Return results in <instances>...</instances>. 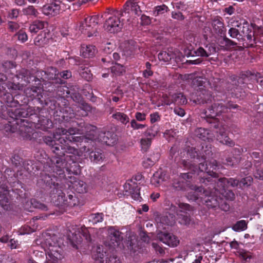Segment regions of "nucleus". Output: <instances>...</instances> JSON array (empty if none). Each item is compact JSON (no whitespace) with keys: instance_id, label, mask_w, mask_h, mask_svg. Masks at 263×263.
<instances>
[{"instance_id":"1","label":"nucleus","mask_w":263,"mask_h":263,"mask_svg":"<svg viewBox=\"0 0 263 263\" xmlns=\"http://www.w3.org/2000/svg\"><path fill=\"white\" fill-rule=\"evenodd\" d=\"M85 128L86 134V137L84 136H73L79 133V130L76 128H70L68 130L63 128H58L54 134V139L50 136H45L44 137V142L47 144L51 146L52 152L58 156L50 159V162H47L49 165L45 167L46 171L51 174V175L47 174L43 176L42 180L45 183L48 185L53 184L54 186L55 183L51 178V176L60 179L59 174L57 173V164H54L52 162L53 159L60 158L62 159L63 162H66L65 157L64 159L61 157L63 155H65V153L69 154L77 153L79 156L84 155L82 152H78L76 148L70 146L69 145V142H83V141L85 142L86 139H88L91 140H98L107 145L114 143V141H109L108 136L110 135V133L109 132H99L97 131V127L96 126L91 125H87Z\"/></svg>"},{"instance_id":"2","label":"nucleus","mask_w":263,"mask_h":263,"mask_svg":"<svg viewBox=\"0 0 263 263\" xmlns=\"http://www.w3.org/2000/svg\"><path fill=\"white\" fill-rule=\"evenodd\" d=\"M217 166L214 165L213 166V170H209L207 164H205L203 162H200L199 164L198 168H197L193 165L190 166V169L191 172L183 173L181 175L180 179H189L192 178L191 174H196L199 176V179L201 183H204L209 186L205 189L202 187H197L196 185H192L191 190L194 191L193 197L189 194L188 198L191 200H196L199 197L200 195L204 194L205 197H208V199H205L207 206L211 208H216L220 206V203L221 199L220 198V194H223V193L219 190V188L215 185L216 182V174L213 172L215 170Z\"/></svg>"},{"instance_id":"3","label":"nucleus","mask_w":263,"mask_h":263,"mask_svg":"<svg viewBox=\"0 0 263 263\" xmlns=\"http://www.w3.org/2000/svg\"><path fill=\"white\" fill-rule=\"evenodd\" d=\"M78 152H82L84 155L82 156H79L77 153L71 154L72 155H66L65 156V160L66 162H63L62 159L60 158H55L53 159L52 162L55 164H57L56 167H57V173L59 174V178L62 179L65 177L64 175L65 170L69 173H74L77 172L74 168L72 169L73 166H77L76 162L78 160V157H84L86 158L89 156L91 161L99 163L103 161V155L99 152L92 151L88 153L89 148L86 145L83 146L79 150L76 149Z\"/></svg>"},{"instance_id":"4","label":"nucleus","mask_w":263,"mask_h":263,"mask_svg":"<svg viewBox=\"0 0 263 263\" xmlns=\"http://www.w3.org/2000/svg\"><path fill=\"white\" fill-rule=\"evenodd\" d=\"M42 247L46 252V258L50 263L58 262L64 258V255L62 247L57 242L55 237L47 238Z\"/></svg>"},{"instance_id":"5","label":"nucleus","mask_w":263,"mask_h":263,"mask_svg":"<svg viewBox=\"0 0 263 263\" xmlns=\"http://www.w3.org/2000/svg\"><path fill=\"white\" fill-rule=\"evenodd\" d=\"M103 17L102 15H97L86 18L79 27L81 33L88 37L96 35L97 27L100 20Z\"/></svg>"},{"instance_id":"6","label":"nucleus","mask_w":263,"mask_h":263,"mask_svg":"<svg viewBox=\"0 0 263 263\" xmlns=\"http://www.w3.org/2000/svg\"><path fill=\"white\" fill-rule=\"evenodd\" d=\"M237 107V105L233 104L230 103H227L226 106H225L222 101L215 102L204 110L203 112L204 116L203 117L215 119L222 113L227 112L229 109H234Z\"/></svg>"},{"instance_id":"7","label":"nucleus","mask_w":263,"mask_h":263,"mask_svg":"<svg viewBox=\"0 0 263 263\" xmlns=\"http://www.w3.org/2000/svg\"><path fill=\"white\" fill-rule=\"evenodd\" d=\"M123 12L116 11L113 15L109 16L104 25L105 29L111 33L120 31L123 26L120 17L123 16Z\"/></svg>"},{"instance_id":"8","label":"nucleus","mask_w":263,"mask_h":263,"mask_svg":"<svg viewBox=\"0 0 263 263\" xmlns=\"http://www.w3.org/2000/svg\"><path fill=\"white\" fill-rule=\"evenodd\" d=\"M176 207L171 206L170 209V212L163 215L158 216L156 218L157 227L163 229H165V226H172L175 222V216L174 213L176 211Z\"/></svg>"},{"instance_id":"9","label":"nucleus","mask_w":263,"mask_h":263,"mask_svg":"<svg viewBox=\"0 0 263 263\" xmlns=\"http://www.w3.org/2000/svg\"><path fill=\"white\" fill-rule=\"evenodd\" d=\"M108 232L110 238V241L108 244L109 247L112 250H121L123 244L122 237L120 236L121 233L113 227L108 228Z\"/></svg>"},{"instance_id":"10","label":"nucleus","mask_w":263,"mask_h":263,"mask_svg":"<svg viewBox=\"0 0 263 263\" xmlns=\"http://www.w3.org/2000/svg\"><path fill=\"white\" fill-rule=\"evenodd\" d=\"M87 230L85 228L77 227L72 229V231H70L68 234V239L71 245L74 248L78 249V245L82 241V236L86 237L88 239L87 236L86 235Z\"/></svg>"},{"instance_id":"11","label":"nucleus","mask_w":263,"mask_h":263,"mask_svg":"<svg viewBox=\"0 0 263 263\" xmlns=\"http://www.w3.org/2000/svg\"><path fill=\"white\" fill-rule=\"evenodd\" d=\"M214 165H216L218 168V166L217 164V162L216 161H214L212 163H210L207 166L209 167V170H211V168H213V166ZM213 169H212V170ZM217 168L215 170H213L214 172H215L216 174V182L217 186L219 188V190L221 191L222 192L225 190V188L228 187L229 186H236L238 185L239 183V181L237 179H235L233 178H230L229 179H227L226 178H220L217 179V174L216 172Z\"/></svg>"},{"instance_id":"12","label":"nucleus","mask_w":263,"mask_h":263,"mask_svg":"<svg viewBox=\"0 0 263 263\" xmlns=\"http://www.w3.org/2000/svg\"><path fill=\"white\" fill-rule=\"evenodd\" d=\"M64 4L60 1L46 5L42 8L43 13L48 16H55L59 14L63 10Z\"/></svg>"},{"instance_id":"13","label":"nucleus","mask_w":263,"mask_h":263,"mask_svg":"<svg viewBox=\"0 0 263 263\" xmlns=\"http://www.w3.org/2000/svg\"><path fill=\"white\" fill-rule=\"evenodd\" d=\"M163 103L166 105H170L172 103L176 105H181L187 103L186 98L182 93H176L171 96L170 97H165L163 98Z\"/></svg>"},{"instance_id":"14","label":"nucleus","mask_w":263,"mask_h":263,"mask_svg":"<svg viewBox=\"0 0 263 263\" xmlns=\"http://www.w3.org/2000/svg\"><path fill=\"white\" fill-rule=\"evenodd\" d=\"M158 238L161 241L170 247H176L179 242L178 238L171 233H161L158 234Z\"/></svg>"},{"instance_id":"15","label":"nucleus","mask_w":263,"mask_h":263,"mask_svg":"<svg viewBox=\"0 0 263 263\" xmlns=\"http://www.w3.org/2000/svg\"><path fill=\"white\" fill-rule=\"evenodd\" d=\"M216 51V48L213 44H209L205 46V48L199 47L196 51L195 53L197 56L202 57H208L214 54Z\"/></svg>"},{"instance_id":"16","label":"nucleus","mask_w":263,"mask_h":263,"mask_svg":"<svg viewBox=\"0 0 263 263\" xmlns=\"http://www.w3.org/2000/svg\"><path fill=\"white\" fill-rule=\"evenodd\" d=\"M230 247L232 249L236 250L239 253L240 255L246 261H250V259L252 257V255L250 252H246L243 250L239 249V243L236 240H234L230 243Z\"/></svg>"},{"instance_id":"17","label":"nucleus","mask_w":263,"mask_h":263,"mask_svg":"<svg viewBox=\"0 0 263 263\" xmlns=\"http://www.w3.org/2000/svg\"><path fill=\"white\" fill-rule=\"evenodd\" d=\"M195 135L203 141H212L213 134L209 130L203 128H198L195 131Z\"/></svg>"},{"instance_id":"18","label":"nucleus","mask_w":263,"mask_h":263,"mask_svg":"<svg viewBox=\"0 0 263 263\" xmlns=\"http://www.w3.org/2000/svg\"><path fill=\"white\" fill-rule=\"evenodd\" d=\"M217 133H218L217 135V140L220 143L230 146L234 145L233 142L227 136L225 128L222 127L219 129V132H217Z\"/></svg>"},{"instance_id":"19","label":"nucleus","mask_w":263,"mask_h":263,"mask_svg":"<svg viewBox=\"0 0 263 263\" xmlns=\"http://www.w3.org/2000/svg\"><path fill=\"white\" fill-rule=\"evenodd\" d=\"M96 52L95 47L92 45H83L81 47L80 53L84 58L93 57Z\"/></svg>"},{"instance_id":"20","label":"nucleus","mask_w":263,"mask_h":263,"mask_svg":"<svg viewBox=\"0 0 263 263\" xmlns=\"http://www.w3.org/2000/svg\"><path fill=\"white\" fill-rule=\"evenodd\" d=\"M106 252L103 251V247L98 246L92 253V258L100 263H103L104 260H102L105 256Z\"/></svg>"},{"instance_id":"21","label":"nucleus","mask_w":263,"mask_h":263,"mask_svg":"<svg viewBox=\"0 0 263 263\" xmlns=\"http://www.w3.org/2000/svg\"><path fill=\"white\" fill-rule=\"evenodd\" d=\"M8 192L7 190L0 191V206L5 210H8L9 208Z\"/></svg>"},{"instance_id":"22","label":"nucleus","mask_w":263,"mask_h":263,"mask_svg":"<svg viewBox=\"0 0 263 263\" xmlns=\"http://www.w3.org/2000/svg\"><path fill=\"white\" fill-rule=\"evenodd\" d=\"M47 23L41 21H35L29 26V30L31 33H36L40 30L43 29Z\"/></svg>"},{"instance_id":"23","label":"nucleus","mask_w":263,"mask_h":263,"mask_svg":"<svg viewBox=\"0 0 263 263\" xmlns=\"http://www.w3.org/2000/svg\"><path fill=\"white\" fill-rule=\"evenodd\" d=\"M25 123L27 122L24 120L23 121V125L20 127V134L22 137L26 139L31 138V133L32 132V128L30 127L26 126Z\"/></svg>"},{"instance_id":"24","label":"nucleus","mask_w":263,"mask_h":263,"mask_svg":"<svg viewBox=\"0 0 263 263\" xmlns=\"http://www.w3.org/2000/svg\"><path fill=\"white\" fill-rule=\"evenodd\" d=\"M129 186V193L131 194L132 197L136 201H140L141 197L140 195L139 188L135 185L128 184Z\"/></svg>"},{"instance_id":"25","label":"nucleus","mask_w":263,"mask_h":263,"mask_svg":"<svg viewBox=\"0 0 263 263\" xmlns=\"http://www.w3.org/2000/svg\"><path fill=\"white\" fill-rule=\"evenodd\" d=\"M199 103H208L212 101V96L211 93L205 89L201 90L199 95V98L197 99Z\"/></svg>"},{"instance_id":"26","label":"nucleus","mask_w":263,"mask_h":263,"mask_svg":"<svg viewBox=\"0 0 263 263\" xmlns=\"http://www.w3.org/2000/svg\"><path fill=\"white\" fill-rule=\"evenodd\" d=\"M73 187L79 193L87 192V185L84 181L81 180H76L73 183Z\"/></svg>"},{"instance_id":"27","label":"nucleus","mask_w":263,"mask_h":263,"mask_svg":"<svg viewBox=\"0 0 263 263\" xmlns=\"http://www.w3.org/2000/svg\"><path fill=\"white\" fill-rule=\"evenodd\" d=\"M174 54L172 52L168 51H162L158 54V57L160 61H163L164 62H168L172 59L174 58Z\"/></svg>"},{"instance_id":"28","label":"nucleus","mask_w":263,"mask_h":263,"mask_svg":"<svg viewBox=\"0 0 263 263\" xmlns=\"http://www.w3.org/2000/svg\"><path fill=\"white\" fill-rule=\"evenodd\" d=\"M214 31L216 33H221L223 28V24L219 18L214 19L212 23Z\"/></svg>"},{"instance_id":"29","label":"nucleus","mask_w":263,"mask_h":263,"mask_svg":"<svg viewBox=\"0 0 263 263\" xmlns=\"http://www.w3.org/2000/svg\"><path fill=\"white\" fill-rule=\"evenodd\" d=\"M112 118L119 121L123 124H126L129 121L128 117L124 113L117 112L112 115Z\"/></svg>"},{"instance_id":"30","label":"nucleus","mask_w":263,"mask_h":263,"mask_svg":"<svg viewBox=\"0 0 263 263\" xmlns=\"http://www.w3.org/2000/svg\"><path fill=\"white\" fill-rule=\"evenodd\" d=\"M41 89L36 87L28 88L25 90V93L28 97L35 98L39 97V93L41 92Z\"/></svg>"},{"instance_id":"31","label":"nucleus","mask_w":263,"mask_h":263,"mask_svg":"<svg viewBox=\"0 0 263 263\" xmlns=\"http://www.w3.org/2000/svg\"><path fill=\"white\" fill-rule=\"evenodd\" d=\"M247 229V222L244 220L238 221L232 227V229L235 232L243 231Z\"/></svg>"},{"instance_id":"32","label":"nucleus","mask_w":263,"mask_h":263,"mask_svg":"<svg viewBox=\"0 0 263 263\" xmlns=\"http://www.w3.org/2000/svg\"><path fill=\"white\" fill-rule=\"evenodd\" d=\"M103 220V214L99 213L91 214L89 216L88 219L89 222L92 223L93 224L101 222Z\"/></svg>"},{"instance_id":"33","label":"nucleus","mask_w":263,"mask_h":263,"mask_svg":"<svg viewBox=\"0 0 263 263\" xmlns=\"http://www.w3.org/2000/svg\"><path fill=\"white\" fill-rule=\"evenodd\" d=\"M159 154L157 153L153 156L148 158L143 161V165L145 167H148L153 165L157 161L159 158Z\"/></svg>"},{"instance_id":"34","label":"nucleus","mask_w":263,"mask_h":263,"mask_svg":"<svg viewBox=\"0 0 263 263\" xmlns=\"http://www.w3.org/2000/svg\"><path fill=\"white\" fill-rule=\"evenodd\" d=\"M125 9H127V7L130 8L136 14H138V12L140 11V7L138 5V3L135 1H129L127 2L125 5Z\"/></svg>"},{"instance_id":"35","label":"nucleus","mask_w":263,"mask_h":263,"mask_svg":"<svg viewBox=\"0 0 263 263\" xmlns=\"http://www.w3.org/2000/svg\"><path fill=\"white\" fill-rule=\"evenodd\" d=\"M162 175V172L159 173L157 172L154 174L153 176L151 179V183L155 186L159 185L163 180Z\"/></svg>"},{"instance_id":"36","label":"nucleus","mask_w":263,"mask_h":263,"mask_svg":"<svg viewBox=\"0 0 263 263\" xmlns=\"http://www.w3.org/2000/svg\"><path fill=\"white\" fill-rule=\"evenodd\" d=\"M136 236L133 235L131 238V239L128 240L127 242V243L129 244V245L127 246L128 249L131 252L134 253H136L139 249V246H137L136 245Z\"/></svg>"},{"instance_id":"37","label":"nucleus","mask_w":263,"mask_h":263,"mask_svg":"<svg viewBox=\"0 0 263 263\" xmlns=\"http://www.w3.org/2000/svg\"><path fill=\"white\" fill-rule=\"evenodd\" d=\"M175 213H176V215L178 216L177 220L179 223L183 225H187L190 223L191 219L189 216L186 215H185L178 213L176 209Z\"/></svg>"},{"instance_id":"38","label":"nucleus","mask_w":263,"mask_h":263,"mask_svg":"<svg viewBox=\"0 0 263 263\" xmlns=\"http://www.w3.org/2000/svg\"><path fill=\"white\" fill-rule=\"evenodd\" d=\"M111 70L114 75L120 76L125 72V68L120 64H116L111 67Z\"/></svg>"},{"instance_id":"39","label":"nucleus","mask_w":263,"mask_h":263,"mask_svg":"<svg viewBox=\"0 0 263 263\" xmlns=\"http://www.w3.org/2000/svg\"><path fill=\"white\" fill-rule=\"evenodd\" d=\"M168 10V7L165 5L158 6L155 8L153 11V15L155 16L161 15Z\"/></svg>"},{"instance_id":"40","label":"nucleus","mask_w":263,"mask_h":263,"mask_svg":"<svg viewBox=\"0 0 263 263\" xmlns=\"http://www.w3.org/2000/svg\"><path fill=\"white\" fill-rule=\"evenodd\" d=\"M228 33L231 37L237 39L238 40L241 39L242 36V34L239 32L238 29L235 28H231L229 30Z\"/></svg>"},{"instance_id":"41","label":"nucleus","mask_w":263,"mask_h":263,"mask_svg":"<svg viewBox=\"0 0 263 263\" xmlns=\"http://www.w3.org/2000/svg\"><path fill=\"white\" fill-rule=\"evenodd\" d=\"M23 12L25 15L36 16L37 11L32 6H29L23 9Z\"/></svg>"},{"instance_id":"42","label":"nucleus","mask_w":263,"mask_h":263,"mask_svg":"<svg viewBox=\"0 0 263 263\" xmlns=\"http://www.w3.org/2000/svg\"><path fill=\"white\" fill-rule=\"evenodd\" d=\"M151 138H143L141 139L140 143L142 149L146 151L151 145Z\"/></svg>"},{"instance_id":"43","label":"nucleus","mask_w":263,"mask_h":263,"mask_svg":"<svg viewBox=\"0 0 263 263\" xmlns=\"http://www.w3.org/2000/svg\"><path fill=\"white\" fill-rule=\"evenodd\" d=\"M15 114V118H17L18 117H26L28 115V114L25 111V110L22 108H19L15 109L13 111Z\"/></svg>"},{"instance_id":"44","label":"nucleus","mask_w":263,"mask_h":263,"mask_svg":"<svg viewBox=\"0 0 263 263\" xmlns=\"http://www.w3.org/2000/svg\"><path fill=\"white\" fill-rule=\"evenodd\" d=\"M249 31V29L248 27V26H243L242 27V30L241 31L242 36H245V34H246V37L248 39V40L251 41L252 40V34L251 32H248Z\"/></svg>"},{"instance_id":"45","label":"nucleus","mask_w":263,"mask_h":263,"mask_svg":"<svg viewBox=\"0 0 263 263\" xmlns=\"http://www.w3.org/2000/svg\"><path fill=\"white\" fill-rule=\"evenodd\" d=\"M178 208H179V211L181 213L191 210L190 205L187 203H180L178 204Z\"/></svg>"},{"instance_id":"46","label":"nucleus","mask_w":263,"mask_h":263,"mask_svg":"<svg viewBox=\"0 0 263 263\" xmlns=\"http://www.w3.org/2000/svg\"><path fill=\"white\" fill-rule=\"evenodd\" d=\"M153 128H155V126H154L151 128L148 129L145 133V135L146 137H149L148 138H151L152 140V138L155 137L157 134V130H155L154 133H152L151 131L153 130Z\"/></svg>"},{"instance_id":"47","label":"nucleus","mask_w":263,"mask_h":263,"mask_svg":"<svg viewBox=\"0 0 263 263\" xmlns=\"http://www.w3.org/2000/svg\"><path fill=\"white\" fill-rule=\"evenodd\" d=\"M187 154L190 156L191 157L194 158L196 157L197 159H199L200 157L199 153L196 150L195 148L193 147H192L188 150Z\"/></svg>"},{"instance_id":"48","label":"nucleus","mask_w":263,"mask_h":263,"mask_svg":"<svg viewBox=\"0 0 263 263\" xmlns=\"http://www.w3.org/2000/svg\"><path fill=\"white\" fill-rule=\"evenodd\" d=\"M130 125L131 127L134 129H141L143 128L146 126V125L145 124H141L138 123L134 119L132 120L130 122Z\"/></svg>"},{"instance_id":"49","label":"nucleus","mask_w":263,"mask_h":263,"mask_svg":"<svg viewBox=\"0 0 263 263\" xmlns=\"http://www.w3.org/2000/svg\"><path fill=\"white\" fill-rule=\"evenodd\" d=\"M17 37L18 40L21 41L22 43H24L26 42L28 39V36L27 34L23 31H20L17 33Z\"/></svg>"},{"instance_id":"50","label":"nucleus","mask_w":263,"mask_h":263,"mask_svg":"<svg viewBox=\"0 0 263 263\" xmlns=\"http://www.w3.org/2000/svg\"><path fill=\"white\" fill-rule=\"evenodd\" d=\"M32 204L35 208L40 209L43 211L47 210V207L46 205L39 201H34V202L32 203Z\"/></svg>"},{"instance_id":"51","label":"nucleus","mask_w":263,"mask_h":263,"mask_svg":"<svg viewBox=\"0 0 263 263\" xmlns=\"http://www.w3.org/2000/svg\"><path fill=\"white\" fill-rule=\"evenodd\" d=\"M153 248L155 249L157 253L162 254L164 253V250L159 245L155 242L152 243Z\"/></svg>"},{"instance_id":"52","label":"nucleus","mask_w":263,"mask_h":263,"mask_svg":"<svg viewBox=\"0 0 263 263\" xmlns=\"http://www.w3.org/2000/svg\"><path fill=\"white\" fill-rule=\"evenodd\" d=\"M254 176L256 178L259 180H263V170L257 169L254 174Z\"/></svg>"},{"instance_id":"53","label":"nucleus","mask_w":263,"mask_h":263,"mask_svg":"<svg viewBox=\"0 0 263 263\" xmlns=\"http://www.w3.org/2000/svg\"><path fill=\"white\" fill-rule=\"evenodd\" d=\"M193 83L194 85L201 86L203 84V79L200 77H197L193 79Z\"/></svg>"},{"instance_id":"54","label":"nucleus","mask_w":263,"mask_h":263,"mask_svg":"<svg viewBox=\"0 0 263 263\" xmlns=\"http://www.w3.org/2000/svg\"><path fill=\"white\" fill-rule=\"evenodd\" d=\"M8 26H9V29L12 31L17 30L20 27V26L18 25V24H17L15 22H9L8 24Z\"/></svg>"},{"instance_id":"55","label":"nucleus","mask_w":263,"mask_h":263,"mask_svg":"<svg viewBox=\"0 0 263 263\" xmlns=\"http://www.w3.org/2000/svg\"><path fill=\"white\" fill-rule=\"evenodd\" d=\"M172 17L176 20H182L184 19V17L182 13L180 12H173L172 13Z\"/></svg>"},{"instance_id":"56","label":"nucleus","mask_w":263,"mask_h":263,"mask_svg":"<svg viewBox=\"0 0 263 263\" xmlns=\"http://www.w3.org/2000/svg\"><path fill=\"white\" fill-rule=\"evenodd\" d=\"M252 181H253L252 178L250 176H249V177H247L241 180V183H242L243 185H244L249 186L251 184Z\"/></svg>"},{"instance_id":"57","label":"nucleus","mask_w":263,"mask_h":263,"mask_svg":"<svg viewBox=\"0 0 263 263\" xmlns=\"http://www.w3.org/2000/svg\"><path fill=\"white\" fill-rule=\"evenodd\" d=\"M146 115L140 112H136L135 115L136 119L139 121H143L145 120Z\"/></svg>"},{"instance_id":"58","label":"nucleus","mask_w":263,"mask_h":263,"mask_svg":"<svg viewBox=\"0 0 263 263\" xmlns=\"http://www.w3.org/2000/svg\"><path fill=\"white\" fill-rule=\"evenodd\" d=\"M68 199L69 200V201H67L66 200V201L67 202V204L69 205H75L76 204V202H75L77 200L76 198L72 195H69L68 196Z\"/></svg>"},{"instance_id":"59","label":"nucleus","mask_w":263,"mask_h":263,"mask_svg":"<svg viewBox=\"0 0 263 263\" xmlns=\"http://www.w3.org/2000/svg\"><path fill=\"white\" fill-rule=\"evenodd\" d=\"M175 7L179 10L184 11L186 9L185 5L181 2L175 3Z\"/></svg>"},{"instance_id":"60","label":"nucleus","mask_w":263,"mask_h":263,"mask_svg":"<svg viewBox=\"0 0 263 263\" xmlns=\"http://www.w3.org/2000/svg\"><path fill=\"white\" fill-rule=\"evenodd\" d=\"M174 111L176 115H178L180 117H183L185 115V111L184 109L180 107L175 108Z\"/></svg>"},{"instance_id":"61","label":"nucleus","mask_w":263,"mask_h":263,"mask_svg":"<svg viewBox=\"0 0 263 263\" xmlns=\"http://www.w3.org/2000/svg\"><path fill=\"white\" fill-rule=\"evenodd\" d=\"M218 207L224 211H227L229 209V206L222 199H221L220 206Z\"/></svg>"},{"instance_id":"62","label":"nucleus","mask_w":263,"mask_h":263,"mask_svg":"<svg viewBox=\"0 0 263 263\" xmlns=\"http://www.w3.org/2000/svg\"><path fill=\"white\" fill-rule=\"evenodd\" d=\"M18 15V10L17 9H12L9 13V17L10 18H14L17 17Z\"/></svg>"},{"instance_id":"63","label":"nucleus","mask_w":263,"mask_h":263,"mask_svg":"<svg viewBox=\"0 0 263 263\" xmlns=\"http://www.w3.org/2000/svg\"><path fill=\"white\" fill-rule=\"evenodd\" d=\"M9 242V246L11 248V249H16L17 247V245H18V242L16 240H15L13 239H11L10 240Z\"/></svg>"},{"instance_id":"64","label":"nucleus","mask_w":263,"mask_h":263,"mask_svg":"<svg viewBox=\"0 0 263 263\" xmlns=\"http://www.w3.org/2000/svg\"><path fill=\"white\" fill-rule=\"evenodd\" d=\"M60 76L64 79H68L71 77V73L70 71L67 70L64 71L60 73Z\"/></svg>"}]
</instances>
